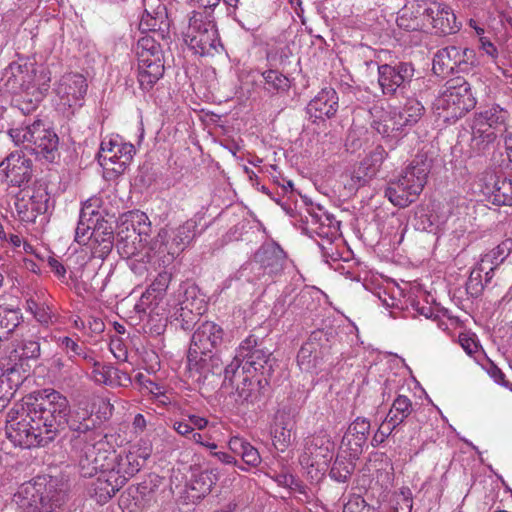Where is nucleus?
<instances>
[{"instance_id": "48", "label": "nucleus", "mask_w": 512, "mask_h": 512, "mask_svg": "<svg viewBox=\"0 0 512 512\" xmlns=\"http://www.w3.org/2000/svg\"><path fill=\"white\" fill-rule=\"evenodd\" d=\"M21 312L18 309L0 306V330L9 334L20 324Z\"/></svg>"}, {"instance_id": "57", "label": "nucleus", "mask_w": 512, "mask_h": 512, "mask_svg": "<svg viewBox=\"0 0 512 512\" xmlns=\"http://www.w3.org/2000/svg\"><path fill=\"white\" fill-rule=\"evenodd\" d=\"M292 431L293 430L285 427H272L271 433L273 435L274 445L281 452L285 451V449L289 446L291 442Z\"/></svg>"}, {"instance_id": "5", "label": "nucleus", "mask_w": 512, "mask_h": 512, "mask_svg": "<svg viewBox=\"0 0 512 512\" xmlns=\"http://www.w3.org/2000/svg\"><path fill=\"white\" fill-rule=\"evenodd\" d=\"M303 230L309 237L318 238L315 240L326 263L336 262L341 258L340 223L333 215L321 207L312 208L305 218Z\"/></svg>"}, {"instance_id": "6", "label": "nucleus", "mask_w": 512, "mask_h": 512, "mask_svg": "<svg viewBox=\"0 0 512 512\" xmlns=\"http://www.w3.org/2000/svg\"><path fill=\"white\" fill-rule=\"evenodd\" d=\"M429 172V162L419 157L415 158L397 179L388 182L385 197L394 206L407 207L422 192Z\"/></svg>"}, {"instance_id": "50", "label": "nucleus", "mask_w": 512, "mask_h": 512, "mask_svg": "<svg viewBox=\"0 0 512 512\" xmlns=\"http://www.w3.org/2000/svg\"><path fill=\"white\" fill-rule=\"evenodd\" d=\"M268 91H285L289 88V79L277 70H268L262 73Z\"/></svg>"}, {"instance_id": "12", "label": "nucleus", "mask_w": 512, "mask_h": 512, "mask_svg": "<svg viewBox=\"0 0 512 512\" xmlns=\"http://www.w3.org/2000/svg\"><path fill=\"white\" fill-rule=\"evenodd\" d=\"M197 221L189 219L177 228H162L151 243L158 265L167 267L185 250L197 234Z\"/></svg>"}, {"instance_id": "17", "label": "nucleus", "mask_w": 512, "mask_h": 512, "mask_svg": "<svg viewBox=\"0 0 512 512\" xmlns=\"http://www.w3.org/2000/svg\"><path fill=\"white\" fill-rule=\"evenodd\" d=\"M135 147L116 135L104 138L100 144L98 161L100 165L115 174H122L135 155Z\"/></svg>"}, {"instance_id": "11", "label": "nucleus", "mask_w": 512, "mask_h": 512, "mask_svg": "<svg viewBox=\"0 0 512 512\" xmlns=\"http://www.w3.org/2000/svg\"><path fill=\"white\" fill-rule=\"evenodd\" d=\"M476 105V98L471 92L470 84L462 79L455 78L446 82L434 102L437 115L446 122H455L462 118Z\"/></svg>"}, {"instance_id": "22", "label": "nucleus", "mask_w": 512, "mask_h": 512, "mask_svg": "<svg viewBox=\"0 0 512 512\" xmlns=\"http://www.w3.org/2000/svg\"><path fill=\"white\" fill-rule=\"evenodd\" d=\"M149 455L150 452H143L139 456L133 452L120 455L116 451L111 450L105 469L111 476L117 479L115 486H124L140 470L143 462Z\"/></svg>"}, {"instance_id": "29", "label": "nucleus", "mask_w": 512, "mask_h": 512, "mask_svg": "<svg viewBox=\"0 0 512 512\" xmlns=\"http://www.w3.org/2000/svg\"><path fill=\"white\" fill-rule=\"evenodd\" d=\"M370 421L363 417L356 418L342 437L340 448L349 451L352 457H358L366 445L370 432Z\"/></svg>"}, {"instance_id": "62", "label": "nucleus", "mask_w": 512, "mask_h": 512, "mask_svg": "<svg viewBox=\"0 0 512 512\" xmlns=\"http://www.w3.org/2000/svg\"><path fill=\"white\" fill-rule=\"evenodd\" d=\"M401 295V291L399 288L393 289L392 294H388L384 291V296H380V300L383 305L387 308L400 309L403 310L407 306V301H402L398 296Z\"/></svg>"}, {"instance_id": "34", "label": "nucleus", "mask_w": 512, "mask_h": 512, "mask_svg": "<svg viewBox=\"0 0 512 512\" xmlns=\"http://www.w3.org/2000/svg\"><path fill=\"white\" fill-rule=\"evenodd\" d=\"M92 365L91 378L95 383L108 386L124 385V382H130L127 373L118 370L110 364L98 362L93 357L92 361H87Z\"/></svg>"}, {"instance_id": "21", "label": "nucleus", "mask_w": 512, "mask_h": 512, "mask_svg": "<svg viewBox=\"0 0 512 512\" xmlns=\"http://www.w3.org/2000/svg\"><path fill=\"white\" fill-rule=\"evenodd\" d=\"M205 307L204 296L200 294L197 286L188 285L181 287L179 291L173 316L182 322L183 329H189L195 319L204 313Z\"/></svg>"}, {"instance_id": "47", "label": "nucleus", "mask_w": 512, "mask_h": 512, "mask_svg": "<svg viewBox=\"0 0 512 512\" xmlns=\"http://www.w3.org/2000/svg\"><path fill=\"white\" fill-rule=\"evenodd\" d=\"M153 291V289L147 288L146 291L142 293L139 301L134 307L138 314H148L161 310L159 308V304L162 299L160 297H156V294H154Z\"/></svg>"}, {"instance_id": "60", "label": "nucleus", "mask_w": 512, "mask_h": 512, "mask_svg": "<svg viewBox=\"0 0 512 512\" xmlns=\"http://www.w3.org/2000/svg\"><path fill=\"white\" fill-rule=\"evenodd\" d=\"M386 157L387 152L382 146L378 145L373 150H371L363 160L367 161L368 165L379 172Z\"/></svg>"}, {"instance_id": "10", "label": "nucleus", "mask_w": 512, "mask_h": 512, "mask_svg": "<svg viewBox=\"0 0 512 512\" xmlns=\"http://www.w3.org/2000/svg\"><path fill=\"white\" fill-rule=\"evenodd\" d=\"M335 444L325 432L315 433L303 440L299 464L311 482H319L328 470Z\"/></svg>"}, {"instance_id": "28", "label": "nucleus", "mask_w": 512, "mask_h": 512, "mask_svg": "<svg viewBox=\"0 0 512 512\" xmlns=\"http://www.w3.org/2000/svg\"><path fill=\"white\" fill-rule=\"evenodd\" d=\"M232 385L236 386L237 401L240 403H255L260 400L263 390L268 385V379L259 375L242 374L237 372L232 381Z\"/></svg>"}, {"instance_id": "44", "label": "nucleus", "mask_w": 512, "mask_h": 512, "mask_svg": "<svg viewBox=\"0 0 512 512\" xmlns=\"http://www.w3.org/2000/svg\"><path fill=\"white\" fill-rule=\"evenodd\" d=\"M217 480V473L213 470L202 471L195 475L190 483L191 490L196 492L192 497L200 499L210 493Z\"/></svg>"}, {"instance_id": "4", "label": "nucleus", "mask_w": 512, "mask_h": 512, "mask_svg": "<svg viewBox=\"0 0 512 512\" xmlns=\"http://www.w3.org/2000/svg\"><path fill=\"white\" fill-rule=\"evenodd\" d=\"M510 113L497 103L481 107L470 121V152L473 155L485 154L491 149L498 135L507 129Z\"/></svg>"}, {"instance_id": "32", "label": "nucleus", "mask_w": 512, "mask_h": 512, "mask_svg": "<svg viewBox=\"0 0 512 512\" xmlns=\"http://www.w3.org/2000/svg\"><path fill=\"white\" fill-rule=\"evenodd\" d=\"M483 192L493 204L511 206L512 178L491 174L485 183Z\"/></svg>"}, {"instance_id": "49", "label": "nucleus", "mask_w": 512, "mask_h": 512, "mask_svg": "<svg viewBox=\"0 0 512 512\" xmlns=\"http://www.w3.org/2000/svg\"><path fill=\"white\" fill-rule=\"evenodd\" d=\"M489 282L487 281V270L480 269V263H478L470 273L466 289L472 296H477Z\"/></svg>"}, {"instance_id": "55", "label": "nucleus", "mask_w": 512, "mask_h": 512, "mask_svg": "<svg viewBox=\"0 0 512 512\" xmlns=\"http://www.w3.org/2000/svg\"><path fill=\"white\" fill-rule=\"evenodd\" d=\"M343 512H375V508L368 505L360 495H351L344 503Z\"/></svg>"}, {"instance_id": "24", "label": "nucleus", "mask_w": 512, "mask_h": 512, "mask_svg": "<svg viewBox=\"0 0 512 512\" xmlns=\"http://www.w3.org/2000/svg\"><path fill=\"white\" fill-rule=\"evenodd\" d=\"M148 238L138 236L135 232L125 231L123 229L117 232V250L124 258H137L143 261L147 258L148 261L158 263L157 256L151 249V245L147 247Z\"/></svg>"}, {"instance_id": "30", "label": "nucleus", "mask_w": 512, "mask_h": 512, "mask_svg": "<svg viewBox=\"0 0 512 512\" xmlns=\"http://www.w3.org/2000/svg\"><path fill=\"white\" fill-rule=\"evenodd\" d=\"M338 110V95L333 88L322 89L308 104L307 113L311 118H331Z\"/></svg>"}, {"instance_id": "31", "label": "nucleus", "mask_w": 512, "mask_h": 512, "mask_svg": "<svg viewBox=\"0 0 512 512\" xmlns=\"http://www.w3.org/2000/svg\"><path fill=\"white\" fill-rule=\"evenodd\" d=\"M426 3H409L399 10L396 23L405 31H421L426 28Z\"/></svg>"}, {"instance_id": "46", "label": "nucleus", "mask_w": 512, "mask_h": 512, "mask_svg": "<svg viewBox=\"0 0 512 512\" xmlns=\"http://www.w3.org/2000/svg\"><path fill=\"white\" fill-rule=\"evenodd\" d=\"M378 171L368 165L367 161H360L351 172L350 186L352 188L363 187L368 184L376 175Z\"/></svg>"}, {"instance_id": "35", "label": "nucleus", "mask_w": 512, "mask_h": 512, "mask_svg": "<svg viewBox=\"0 0 512 512\" xmlns=\"http://www.w3.org/2000/svg\"><path fill=\"white\" fill-rule=\"evenodd\" d=\"M321 331L313 332L307 342H305L297 355L299 368L305 372H314L319 366L322 357L319 344L316 342Z\"/></svg>"}, {"instance_id": "43", "label": "nucleus", "mask_w": 512, "mask_h": 512, "mask_svg": "<svg viewBox=\"0 0 512 512\" xmlns=\"http://www.w3.org/2000/svg\"><path fill=\"white\" fill-rule=\"evenodd\" d=\"M136 55L138 60H163L160 44L149 35L142 36L138 40L136 45Z\"/></svg>"}, {"instance_id": "53", "label": "nucleus", "mask_w": 512, "mask_h": 512, "mask_svg": "<svg viewBox=\"0 0 512 512\" xmlns=\"http://www.w3.org/2000/svg\"><path fill=\"white\" fill-rule=\"evenodd\" d=\"M87 220L79 218L78 225L75 229V241L80 245H86L88 242H99L98 232H90V225Z\"/></svg>"}, {"instance_id": "27", "label": "nucleus", "mask_w": 512, "mask_h": 512, "mask_svg": "<svg viewBox=\"0 0 512 512\" xmlns=\"http://www.w3.org/2000/svg\"><path fill=\"white\" fill-rule=\"evenodd\" d=\"M41 337L35 333L22 335L20 340H16L14 348L8 356L7 367L15 366L18 372L26 376L27 370L24 368L28 360H36L41 354Z\"/></svg>"}, {"instance_id": "25", "label": "nucleus", "mask_w": 512, "mask_h": 512, "mask_svg": "<svg viewBox=\"0 0 512 512\" xmlns=\"http://www.w3.org/2000/svg\"><path fill=\"white\" fill-rule=\"evenodd\" d=\"M143 7L139 28L164 38L170 27L166 6L160 0H143Z\"/></svg>"}, {"instance_id": "38", "label": "nucleus", "mask_w": 512, "mask_h": 512, "mask_svg": "<svg viewBox=\"0 0 512 512\" xmlns=\"http://www.w3.org/2000/svg\"><path fill=\"white\" fill-rule=\"evenodd\" d=\"M228 447L232 453L240 456L243 462L250 467H258L262 461L259 451L240 436H232L228 441Z\"/></svg>"}, {"instance_id": "61", "label": "nucleus", "mask_w": 512, "mask_h": 512, "mask_svg": "<svg viewBox=\"0 0 512 512\" xmlns=\"http://www.w3.org/2000/svg\"><path fill=\"white\" fill-rule=\"evenodd\" d=\"M11 229L9 225L5 227L0 221V240L3 244H8L14 249H19L22 244V238L19 234L12 232Z\"/></svg>"}, {"instance_id": "51", "label": "nucleus", "mask_w": 512, "mask_h": 512, "mask_svg": "<svg viewBox=\"0 0 512 512\" xmlns=\"http://www.w3.org/2000/svg\"><path fill=\"white\" fill-rule=\"evenodd\" d=\"M160 311L148 313V319L145 324V329L148 333L153 336H159L164 333L167 326V317L164 313V309Z\"/></svg>"}, {"instance_id": "58", "label": "nucleus", "mask_w": 512, "mask_h": 512, "mask_svg": "<svg viewBox=\"0 0 512 512\" xmlns=\"http://www.w3.org/2000/svg\"><path fill=\"white\" fill-rule=\"evenodd\" d=\"M294 413L290 408L279 409L274 418V425L276 427H285L293 430L295 427Z\"/></svg>"}, {"instance_id": "14", "label": "nucleus", "mask_w": 512, "mask_h": 512, "mask_svg": "<svg viewBox=\"0 0 512 512\" xmlns=\"http://www.w3.org/2000/svg\"><path fill=\"white\" fill-rule=\"evenodd\" d=\"M469 203L465 197H455L446 204L432 203L418 208L414 216V227L419 231L436 232L450 217L461 218L468 214Z\"/></svg>"}, {"instance_id": "36", "label": "nucleus", "mask_w": 512, "mask_h": 512, "mask_svg": "<svg viewBox=\"0 0 512 512\" xmlns=\"http://www.w3.org/2000/svg\"><path fill=\"white\" fill-rule=\"evenodd\" d=\"M5 373L0 376V411H2L10 402L17 388L26 379V376L18 372L15 366L7 367L2 363Z\"/></svg>"}, {"instance_id": "64", "label": "nucleus", "mask_w": 512, "mask_h": 512, "mask_svg": "<svg viewBox=\"0 0 512 512\" xmlns=\"http://www.w3.org/2000/svg\"><path fill=\"white\" fill-rule=\"evenodd\" d=\"M32 501L33 502L29 503L27 512H55L54 505L43 496L39 497V501L36 499H33Z\"/></svg>"}, {"instance_id": "7", "label": "nucleus", "mask_w": 512, "mask_h": 512, "mask_svg": "<svg viewBox=\"0 0 512 512\" xmlns=\"http://www.w3.org/2000/svg\"><path fill=\"white\" fill-rule=\"evenodd\" d=\"M182 36L189 48L201 56H213L224 50L212 16L204 12L192 11L188 15Z\"/></svg>"}, {"instance_id": "8", "label": "nucleus", "mask_w": 512, "mask_h": 512, "mask_svg": "<svg viewBox=\"0 0 512 512\" xmlns=\"http://www.w3.org/2000/svg\"><path fill=\"white\" fill-rule=\"evenodd\" d=\"M271 353L258 344L254 335L246 337L239 345L233 360L224 369V380L232 381L241 367L242 374L259 375L267 379L272 371Z\"/></svg>"}, {"instance_id": "63", "label": "nucleus", "mask_w": 512, "mask_h": 512, "mask_svg": "<svg viewBox=\"0 0 512 512\" xmlns=\"http://www.w3.org/2000/svg\"><path fill=\"white\" fill-rule=\"evenodd\" d=\"M48 194L44 192H37L36 194H33L30 199L29 203L30 206H32V209L35 213V219L39 214L45 213L48 207Z\"/></svg>"}, {"instance_id": "1", "label": "nucleus", "mask_w": 512, "mask_h": 512, "mask_svg": "<svg viewBox=\"0 0 512 512\" xmlns=\"http://www.w3.org/2000/svg\"><path fill=\"white\" fill-rule=\"evenodd\" d=\"M70 404L54 389H44L17 403L8 413V437L23 448L45 446L67 422Z\"/></svg>"}, {"instance_id": "20", "label": "nucleus", "mask_w": 512, "mask_h": 512, "mask_svg": "<svg viewBox=\"0 0 512 512\" xmlns=\"http://www.w3.org/2000/svg\"><path fill=\"white\" fill-rule=\"evenodd\" d=\"M87 87L86 79L82 74L67 73L55 83L53 90L58 105L66 109L82 106Z\"/></svg>"}, {"instance_id": "37", "label": "nucleus", "mask_w": 512, "mask_h": 512, "mask_svg": "<svg viewBox=\"0 0 512 512\" xmlns=\"http://www.w3.org/2000/svg\"><path fill=\"white\" fill-rule=\"evenodd\" d=\"M511 252L512 239L508 238L481 257L480 269L487 270V281H491L494 270L505 261Z\"/></svg>"}, {"instance_id": "26", "label": "nucleus", "mask_w": 512, "mask_h": 512, "mask_svg": "<svg viewBox=\"0 0 512 512\" xmlns=\"http://www.w3.org/2000/svg\"><path fill=\"white\" fill-rule=\"evenodd\" d=\"M426 25L430 24L438 35H449L458 32L461 24L456 21L453 10L443 3H426Z\"/></svg>"}, {"instance_id": "33", "label": "nucleus", "mask_w": 512, "mask_h": 512, "mask_svg": "<svg viewBox=\"0 0 512 512\" xmlns=\"http://www.w3.org/2000/svg\"><path fill=\"white\" fill-rule=\"evenodd\" d=\"M412 412V402L404 395H398L388 411L381 432L383 436L390 435L392 431L400 425Z\"/></svg>"}, {"instance_id": "52", "label": "nucleus", "mask_w": 512, "mask_h": 512, "mask_svg": "<svg viewBox=\"0 0 512 512\" xmlns=\"http://www.w3.org/2000/svg\"><path fill=\"white\" fill-rule=\"evenodd\" d=\"M295 290L291 287H286L282 294L276 299L272 313L277 317L285 316L290 313L289 302L293 301Z\"/></svg>"}, {"instance_id": "41", "label": "nucleus", "mask_w": 512, "mask_h": 512, "mask_svg": "<svg viewBox=\"0 0 512 512\" xmlns=\"http://www.w3.org/2000/svg\"><path fill=\"white\" fill-rule=\"evenodd\" d=\"M98 473L99 476L93 484L94 497L98 503L104 504L109 499H111L123 486H115L117 479L111 476L106 469H103Z\"/></svg>"}, {"instance_id": "16", "label": "nucleus", "mask_w": 512, "mask_h": 512, "mask_svg": "<svg viewBox=\"0 0 512 512\" xmlns=\"http://www.w3.org/2000/svg\"><path fill=\"white\" fill-rule=\"evenodd\" d=\"M424 112L419 100L408 98L402 106L391 108L382 120L376 121L374 128L384 137H396L418 123Z\"/></svg>"}, {"instance_id": "3", "label": "nucleus", "mask_w": 512, "mask_h": 512, "mask_svg": "<svg viewBox=\"0 0 512 512\" xmlns=\"http://www.w3.org/2000/svg\"><path fill=\"white\" fill-rule=\"evenodd\" d=\"M71 456L83 477H93L105 469L111 449L103 437L88 425H71Z\"/></svg>"}, {"instance_id": "39", "label": "nucleus", "mask_w": 512, "mask_h": 512, "mask_svg": "<svg viewBox=\"0 0 512 512\" xmlns=\"http://www.w3.org/2000/svg\"><path fill=\"white\" fill-rule=\"evenodd\" d=\"M135 232L138 236L148 238L151 233V222L146 213L135 210L123 215L119 230Z\"/></svg>"}, {"instance_id": "15", "label": "nucleus", "mask_w": 512, "mask_h": 512, "mask_svg": "<svg viewBox=\"0 0 512 512\" xmlns=\"http://www.w3.org/2000/svg\"><path fill=\"white\" fill-rule=\"evenodd\" d=\"M286 264L287 258L283 249L275 243H269L261 246L253 261L248 263L243 271L253 274L249 281L268 284L282 274Z\"/></svg>"}, {"instance_id": "42", "label": "nucleus", "mask_w": 512, "mask_h": 512, "mask_svg": "<svg viewBox=\"0 0 512 512\" xmlns=\"http://www.w3.org/2000/svg\"><path fill=\"white\" fill-rule=\"evenodd\" d=\"M314 294H317V292L309 288L302 289L298 293H295L293 301L289 302L290 314L293 316H301L308 311L314 310L317 306L314 300Z\"/></svg>"}, {"instance_id": "13", "label": "nucleus", "mask_w": 512, "mask_h": 512, "mask_svg": "<svg viewBox=\"0 0 512 512\" xmlns=\"http://www.w3.org/2000/svg\"><path fill=\"white\" fill-rule=\"evenodd\" d=\"M223 329L212 321L201 323L192 335L187 356L190 371L205 373L209 370L208 361H213V351L223 341Z\"/></svg>"}, {"instance_id": "18", "label": "nucleus", "mask_w": 512, "mask_h": 512, "mask_svg": "<svg viewBox=\"0 0 512 512\" xmlns=\"http://www.w3.org/2000/svg\"><path fill=\"white\" fill-rule=\"evenodd\" d=\"M476 62V53L470 48L447 46L438 50L433 58V71L437 75L468 71Z\"/></svg>"}, {"instance_id": "40", "label": "nucleus", "mask_w": 512, "mask_h": 512, "mask_svg": "<svg viewBox=\"0 0 512 512\" xmlns=\"http://www.w3.org/2000/svg\"><path fill=\"white\" fill-rule=\"evenodd\" d=\"M357 458L352 457L349 451H342L340 448L329 472L331 479L339 483L347 482L354 471V461Z\"/></svg>"}, {"instance_id": "19", "label": "nucleus", "mask_w": 512, "mask_h": 512, "mask_svg": "<svg viewBox=\"0 0 512 512\" xmlns=\"http://www.w3.org/2000/svg\"><path fill=\"white\" fill-rule=\"evenodd\" d=\"M415 68L411 62H397L378 66V83L385 96L403 92L411 83Z\"/></svg>"}, {"instance_id": "9", "label": "nucleus", "mask_w": 512, "mask_h": 512, "mask_svg": "<svg viewBox=\"0 0 512 512\" xmlns=\"http://www.w3.org/2000/svg\"><path fill=\"white\" fill-rule=\"evenodd\" d=\"M9 135L16 145L48 162H54L58 156V136L40 120L11 128Z\"/></svg>"}, {"instance_id": "45", "label": "nucleus", "mask_w": 512, "mask_h": 512, "mask_svg": "<svg viewBox=\"0 0 512 512\" xmlns=\"http://www.w3.org/2000/svg\"><path fill=\"white\" fill-rule=\"evenodd\" d=\"M57 343L71 360L76 357H81L85 361L93 360L91 351H89L85 345L79 344L76 340L68 336L59 337Z\"/></svg>"}, {"instance_id": "54", "label": "nucleus", "mask_w": 512, "mask_h": 512, "mask_svg": "<svg viewBox=\"0 0 512 512\" xmlns=\"http://www.w3.org/2000/svg\"><path fill=\"white\" fill-rule=\"evenodd\" d=\"M411 306V314L412 316H424L426 319L437 320L439 319V312H437V307H433L428 303L421 304L420 301H416L414 299H409Z\"/></svg>"}, {"instance_id": "56", "label": "nucleus", "mask_w": 512, "mask_h": 512, "mask_svg": "<svg viewBox=\"0 0 512 512\" xmlns=\"http://www.w3.org/2000/svg\"><path fill=\"white\" fill-rule=\"evenodd\" d=\"M162 76L163 74L161 73H151L145 68L138 66L139 87L145 92L150 91Z\"/></svg>"}, {"instance_id": "23", "label": "nucleus", "mask_w": 512, "mask_h": 512, "mask_svg": "<svg viewBox=\"0 0 512 512\" xmlns=\"http://www.w3.org/2000/svg\"><path fill=\"white\" fill-rule=\"evenodd\" d=\"M31 175L32 162L22 153L12 152L0 163V179L11 186L20 187Z\"/></svg>"}, {"instance_id": "59", "label": "nucleus", "mask_w": 512, "mask_h": 512, "mask_svg": "<svg viewBox=\"0 0 512 512\" xmlns=\"http://www.w3.org/2000/svg\"><path fill=\"white\" fill-rule=\"evenodd\" d=\"M15 210L18 218L23 222H34L35 213L30 206L29 200L17 199L15 202Z\"/></svg>"}, {"instance_id": "2", "label": "nucleus", "mask_w": 512, "mask_h": 512, "mask_svg": "<svg viewBox=\"0 0 512 512\" xmlns=\"http://www.w3.org/2000/svg\"><path fill=\"white\" fill-rule=\"evenodd\" d=\"M50 72L38 66L33 60L19 57L9 63L0 75V92L24 94L27 99L19 108L26 114L34 111L49 89Z\"/></svg>"}]
</instances>
